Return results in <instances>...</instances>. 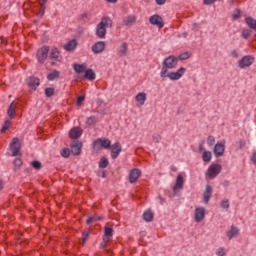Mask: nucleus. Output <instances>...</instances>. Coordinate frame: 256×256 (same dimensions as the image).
I'll return each mask as SVG.
<instances>
[{
	"mask_svg": "<svg viewBox=\"0 0 256 256\" xmlns=\"http://www.w3.org/2000/svg\"><path fill=\"white\" fill-rule=\"evenodd\" d=\"M50 59L54 61H61V53L59 52V49L57 48H52L50 52Z\"/></svg>",
	"mask_w": 256,
	"mask_h": 256,
	"instance_id": "24",
	"label": "nucleus"
},
{
	"mask_svg": "<svg viewBox=\"0 0 256 256\" xmlns=\"http://www.w3.org/2000/svg\"><path fill=\"white\" fill-rule=\"evenodd\" d=\"M245 21H246V24L248 25V27L250 29H253L254 31H256V20H255V18L246 17Z\"/></svg>",
	"mask_w": 256,
	"mask_h": 256,
	"instance_id": "29",
	"label": "nucleus"
},
{
	"mask_svg": "<svg viewBox=\"0 0 256 256\" xmlns=\"http://www.w3.org/2000/svg\"><path fill=\"white\" fill-rule=\"evenodd\" d=\"M110 148H111V157L113 159H117L122 151L121 144L119 142H116L112 145L110 144Z\"/></svg>",
	"mask_w": 256,
	"mask_h": 256,
	"instance_id": "12",
	"label": "nucleus"
},
{
	"mask_svg": "<svg viewBox=\"0 0 256 256\" xmlns=\"http://www.w3.org/2000/svg\"><path fill=\"white\" fill-rule=\"evenodd\" d=\"M179 63V58L175 57L174 55H170L166 57L162 61V68L160 70V75L168 73L171 69H176Z\"/></svg>",
	"mask_w": 256,
	"mask_h": 256,
	"instance_id": "2",
	"label": "nucleus"
},
{
	"mask_svg": "<svg viewBox=\"0 0 256 256\" xmlns=\"http://www.w3.org/2000/svg\"><path fill=\"white\" fill-rule=\"evenodd\" d=\"M152 138L155 143L161 142V135H159V134H154Z\"/></svg>",
	"mask_w": 256,
	"mask_h": 256,
	"instance_id": "51",
	"label": "nucleus"
},
{
	"mask_svg": "<svg viewBox=\"0 0 256 256\" xmlns=\"http://www.w3.org/2000/svg\"><path fill=\"white\" fill-rule=\"evenodd\" d=\"M142 235H145V232H142Z\"/></svg>",
	"mask_w": 256,
	"mask_h": 256,
	"instance_id": "64",
	"label": "nucleus"
},
{
	"mask_svg": "<svg viewBox=\"0 0 256 256\" xmlns=\"http://www.w3.org/2000/svg\"><path fill=\"white\" fill-rule=\"evenodd\" d=\"M229 185V182H224V186L227 187Z\"/></svg>",
	"mask_w": 256,
	"mask_h": 256,
	"instance_id": "62",
	"label": "nucleus"
},
{
	"mask_svg": "<svg viewBox=\"0 0 256 256\" xmlns=\"http://www.w3.org/2000/svg\"><path fill=\"white\" fill-rule=\"evenodd\" d=\"M82 101H85V96H79L77 98V105H78V107L81 105Z\"/></svg>",
	"mask_w": 256,
	"mask_h": 256,
	"instance_id": "54",
	"label": "nucleus"
},
{
	"mask_svg": "<svg viewBox=\"0 0 256 256\" xmlns=\"http://www.w3.org/2000/svg\"><path fill=\"white\" fill-rule=\"evenodd\" d=\"M221 207L222 209H229V200L227 199L222 200Z\"/></svg>",
	"mask_w": 256,
	"mask_h": 256,
	"instance_id": "49",
	"label": "nucleus"
},
{
	"mask_svg": "<svg viewBox=\"0 0 256 256\" xmlns=\"http://www.w3.org/2000/svg\"><path fill=\"white\" fill-rule=\"evenodd\" d=\"M101 217L94 215L87 219L86 223L87 225H91V223H95V221H100Z\"/></svg>",
	"mask_w": 256,
	"mask_h": 256,
	"instance_id": "37",
	"label": "nucleus"
},
{
	"mask_svg": "<svg viewBox=\"0 0 256 256\" xmlns=\"http://www.w3.org/2000/svg\"><path fill=\"white\" fill-rule=\"evenodd\" d=\"M207 145H209V147H213L215 145V137L210 135L207 138Z\"/></svg>",
	"mask_w": 256,
	"mask_h": 256,
	"instance_id": "41",
	"label": "nucleus"
},
{
	"mask_svg": "<svg viewBox=\"0 0 256 256\" xmlns=\"http://www.w3.org/2000/svg\"><path fill=\"white\" fill-rule=\"evenodd\" d=\"M239 235V228L231 226L230 230L226 232L228 239H233Z\"/></svg>",
	"mask_w": 256,
	"mask_h": 256,
	"instance_id": "27",
	"label": "nucleus"
},
{
	"mask_svg": "<svg viewBox=\"0 0 256 256\" xmlns=\"http://www.w3.org/2000/svg\"><path fill=\"white\" fill-rule=\"evenodd\" d=\"M212 196H213V187H211V185H206L203 193V199L206 205L209 203V201H211Z\"/></svg>",
	"mask_w": 256,
	"mask_h": 256,
	"instance_id": "15",
	"label": "nucleus"
},
{
	"mask_svg": "<svg viewBox=\"0 0 256 256\" xmlns=\"http://www.w3.org/2000/svg\"><path fill=\"white\" fill-rule=\"evenodd\" d=\"M73 69H74V71L77 75H81V73H85V71L87 70V64H85V63H82V64L74 63L73 64Z\"/></svg>",
	"mask_w": 256,
	"mask_h": 256,
	"instance_id": "21",
	"label": "nucleus"
},
{
	"mask_svg": "<svg viewBox=\"0 0 256 256\" xmlns=\"http://www.w3.org/2000/svg\"><path fill=\"white\" fill-rule=\"evenodd\" d=\"M232 19H233L234 21H237L238 19H241V10H240V9H235V10L233 11Z\"/></svg>",
	"mask_w": 256,
	"mask_h": 256,
	"instance_id": "35",
	"label": "nucleus"
},
{
	"mask_svg": "<svg viewBox=\"0 0 256 256\" xmlns=\"http://www.w3.org/2000/svg\"><path fill=\"white\" fill-rule=\"evenodd\" d=\"M213 155L211 154V151H204L202 154V159L205 163H209L211 161Z\"/></svg>",
	"mask_w": 256,
	"mask_h": 256,
	"instance_id": "32",
	"label": "nucleus"
},
{
	"mask_svg": "<svg viewBox=\"0 0 256 256\" xmlns=\"http://www.w3.org/2000/svg\"><path fill=\"white\" fill-rule=\"evenodd\" d=\"M97 75L95 74V71L93 69H86L84 72V78L88 81H95Z\"/></svg>",
	"mask_w": 256,
	"mask_h": 256,
	"instance_id": "25",
	"label": "nucleus"
},
{
	"mask_svg": "<svg viewBox=\"0 0 256 256\" xmlns=\"http://www.w3.org/2000/svg\"><path fill=\"white\" fill-rule=\"evenodd\" d=\"M105 237H113V228L106 227L104 230Z\"/></svg>",
	"mask_w": 256,
	"mask_h": 256,
	"instance_id": "40",
	"label": "nucleus"
},
{
	"mask_svg": "<svg viewBox=\"0 0 256 256\" xmlns=\"http://www.w3.org/2000/svg\"><path fill=\"white\" fill-rule=\"evenodd\" d=\"M89 239V232H84L83 233V242H82V245H84L87 240Z\"/></svg>",
	"mask_w": 256,
	"mask_h": 256,
	"instance_id": "52",
	"label": "nucleus"
},
{
	"mask_svg": "<svg viewBox=\"0 0 256 256\" xmlns=\"http://www.w3.org/2000/svg\"><path fill=\"white\" fill-rule=\"evenodd\" d=\"M255 63V56L253 55H245L238 61L239 69H247L251 67Z\"/></svg>",
	"mask_w": 256,
	"mask_h": 256,
	"instance_id": "5",
	"label": "nucleus"
},
{
	"mask_svg": "<svg viewBox=\"0 0 256 256\" xmlns=\"http://www.w3.org/2000/svg\"><path fill=\"white\" fill-rule=\"evenodd\" d=\"M3 189V180H0V191Z\"/></svg>",
	"mask_w": 256,
	"mask_h": 256,
	"instance_id": "59",
	"label": "nucleus"
},
{
	"mask_svg": "<svg viewBox=\"0 0 256 256\" xmlns=\"http://www.w3.org/2000/svg\"><path fill=\"white\" fill-rule=\"evenodd\" d=\"M45 95L46 97H53L55 95V88H46Z\"/></svg>",
	"mask_w": 256,
	"mask_h": 256,
	"instance_id": "39",
	"label": "nucleus"
},
{
	"mask_svg": "<svg viewBox=\"0 0 256 256\" xmlns=\"http://www.w3.org/2000/svg\"><path fill=\"white\" fill-rule=\"evenodd\" d=\"M149 23L151 25H154L155 27H158V29H163V27H165V23L163 22V18L158 14L152 15L149 18Z\"/></svg>",
	"mask_w": 256,
	"mask_h": 256,
	"instance_id": "10",
	"label": "nucleus"
},
{
	"mask_svg": "<svg viewBox=\"0 0 256 256\" xmlns=\"http://www.w3.org/2000/svg\"><path fill=\"white\" fill-rule=\"evenodd\" d=\"M39 1H40V3H42V4L47 3V0H39Z\"/></svg>",
	"mask_w": 256,
	"mask_h": 256,
	"instance_id": "61",
	"label": "nucleus"
},
{
	"mask_svg": "<svg viewBox=\"0 0 256 256\" xmlns=\"http://www.w3.org/2000/svg\"><path fill=\"white\" fill-rule=\"evenodd\" d=\"M109 165V160L105 157L101 158L99 161V168L100 169H105Z\"/></svg>",
	"mask_w": 256,
	"mask_h": 256,
	"instance_id": "34",
	"label": "nucleus"
},
{
	"mask_svg": "<svg viewBox=\"0 0 256 256\" xmlns=\"http://www.w3.org/2000/svg\"><path fill=\"white\" fill-rule=\"evenodd\" d=\"M15 109H17V106L15 102H12L7 110V115L10 119H15Z\"/></svg>",
	"mask_w": 256,
	"mask_h": 256,
	"instance_id": "28",
	"label": "nucleus"
},
{
	"mask_svg": "<svg viewBox=\"0 0 256 256\" xmlns=\"http://www.w3.org/2000/svg\"><path fill=\"white\" fill-rule=\"evenodd\" d=\"M99 121L97 116H90L86 119V125H95Z\"/></svg>",
	"mask_w": 256,
	"mask_h": 256,
	"instance_id": "33",
	"label": "nucleus"
},
{
	"mask_svg": "<svg viewBox=\"0 0 256 256\" xmlns=\"http://www.w3.org/2000/svg\"><path fill=\"white\" fill-rule=\"evenodd\" d=\"M13 163L15 167H21L23 165V161L21 160V158H16Z\"/></svg>",
	"mask_w": 256,
	"mask_h": 256,
	"instance_id": "50",
	"label": "nucleus"
},
{
	"mask_svg": "<svg viewBox=\"0 0 256 256\" xmlns=\"http://www.w3.org/2000/svg\"><path fill=\"white\" fill-rule=\"evenodd\" d=\"M82 147H83V143H81L80 141L73 142L71 144V153L73 155H80Z\"/></svg>",
	"mask_w": 256,
	"mask_h": 256,
	"instance_id": "18",
	"label": "nucleus"
},
{
	"mask_svg": "<svg viewBox=\"0 0 256 256\" xmlns=\"http://www.w3.org/2000/svg\"><path fill=\"white\" fill-rule=\"evenodd\" d=\"M187 72V68L180 67L177 71H168L164 74H160L161 79L165 81V79H169L170 81H179Z\"/></svg>",
	"mask_w": 256,
	"mask_h": 256,
	"instance_id": "3",
	"label": "nucleus"
},
{
	"mask_svg": "<svg viewBox=\"0 0 256 256\" xmlns=\"http://www.w3.org/2000/svg\"><path fill=\"white\" fill-rule=\"evenodd\" d=\"M251 161L254 163V165H256V152L253 153Z\"/></svg>",
	"mask_w": 256,
	"mask_h": 256,
	"instance_id": "56",
	"label": "nucleus"
},
{
	"mask_svg": "<svg viewBox=\"0 0 256 256\" xmlns=\"http://www.w3.org/2000/svg\"><path fill=\"white\" fill-rule=\"evenodd\" d=\"M136 21L137 16L131 14L123 19L122 25H124V27H131V25H135Z\"/></svg>",
	"mask_w": 256,
	"mask_h": 256,
	"instance_id": "17",
	"label": "nucleus"
},
{
	"mask_svg": "<svg viewBox=\"0 0 256 256\" xmlns=\"http://www.w3.org/2000/svg\"><path fill=\"white\" fill-rule=\"evenodd\" d=\"M9 127H11V120H5L2 129H1V133H5V131H7V129H9Z\"/></svg>",
	"mask_w": 256,
	"mask_h": 256,
	"instance_id": "38",
	"label": "nucleus"
},
{
	"mask_svg": "<svg viewBox=\"0 0 256 256\" xmlns=\"http://www.w3.org/2000/svg\"><path fill=\"white\" fill-rule=\"evenodd\" d=\"M10 150L12 151V157H17V155H19V151H21V142H19V138L15 137L12 139Z\"/></svg>",
	"mask_w": 256,
	"mask_h": 256,
	"instance_id": "9",
	"label": "nucleus"
},
{
	"mask_svg": "<svg viewBox=\"0 0 256 256\" xmlns=\"http://www.w3.org/2000/svg\"><path fill=\"white\" fill-rule=\"evenodd\" d=\"M113 27V20L109 16L102 17L101 21L96 26V36L98 39H105L107 29Z\"/></svg>",
	"mask_w": 256,
	"mask_h": 256,
	"instance_id": "1",
	"label": "nucleus"
},
{
	"mask_svg": "<svg viewBox=\"0 0 256 256\" xmlns=\"http://www.w3.org/2000/svg\"><path fill=\"white\" fill-rule=\"evenodd\" d=\"M61 155L62 157H64L65 159H67V157H69V155H71V150H69V148H64L61 151Z\"/></svg>",
	"mask_w": 256,
	"mask_h": 256,
	"instance_id": "42",
	"label": "nucleus"
},
{
	"mask_svg": "<svg viewBox=\"0 0 256 256\" xmlns=\"http://www.w3.org/2000/svg\"><path fill=\"white\" fill-rule=\"evenodd\" d=\"M143 219L147 223H151V221H153V212H151V210L145 211L143 213Z\"/></svg>",
	"mask_w": 256,
	"mask_h": 256,
	"instance_id": "31",
	"label": "nucleus"
},
{
	"mask_svg": "<svg viewBox=\"0 0 256 256\" xmlns=\"http://www.w3.org/2000/svg\"><path fill=\"white\" fill-rule=\"evenodd\" d=\"M221 169H223L221 164H211L207 169L206 177L208 179H215L221 173Z\"/></svg>",
	"mask_w": 256,
	"mask_h": 256,
	"instance_id": "6",
	"label": "nucleus"
},
{
	"mask_svg": "<svg viewBox=\"0 0 256 256\" xmlns=\"http://www.w3.org/2000/svg\"><path fill=\"white\" fill-rule=\"evenodd\" d=\"M189 57H190L189 52H184L179 55L178 59H180V61H185L186 59H189Z\"/></svg>",
	"mask_w": 256,
	"mask_h": 256,
	"instance_id": "46",
	"label": "nucleus"
},
{
	"mask_svg": "<svg viewBox=\"0 0 256 256\" xmlns=\"http://www.w3.org/2000/svg\"><path fill=\"white\" fill-rule=\"evenodd\" d=\"M140 177H141V170L139 168H134L129 173L130 183H137Z\"/></svg>",
	"mask_w": 256,
	"mask_h": 256,
	"instance_id": "14",
	"label": "nucleus"
},
{
	"mask_svg": "<svg viewBox=\"0 0 256 256\" xmlns=\"http://www.w3.org/2000/svg\"><path fill=\"white\" fill-rule=\"evenodd\" d=\"M65 51H75L77 49V40L72 39L64 45Z\"/></svg>",
	"mask_w": 256,
	"mask_h": 256,
	"instance_id": "26",
	"label": "nucleus"
},
{
	"mask_svg": "<svg viewBox=\"0 0 256 256\" xmlns=\"http://www.w3.org/2000/svg\"><path fill=\"white\" fill-rule=\"evenodd\" d=\"M239 50L234 49L230 52V57H232L233 59H239Z\"/></svg>",
	"mask_w": 256,
	"mask_h": 256,
	"instance_id": "45",
	"label": "nucleus"
},
{
	"mask_svg": "<svg viewBox=\"0 0 256 256\" xmlns=\"http://www.w3.org/2000/svg\"><path fill=\"white\" fill-rule=\"evenodd\" d=\"M199 150H200V151H205V148L203 147V145H200V146H199Z\"/></svg>",
	"mask_w": 256,
	"mask_h": 256,
	"instance_id": "60",
	"label": "nucleus"
},
{
	"mask_svg": "<svg viewBox=\"0 0 256 256\" xmlns=\"http://www.w3.org/2000/svg\"><path fill=\"white\" fill-rule=\"evenodd\" d=\"M32 167H33L34 169L39 170V169H41V167H43V165L41 164V162L35 160V161L32 162Z\"/></svg>",
	"mask_w": 256,
	"mask_h": 256,
	"instance_id": "47",
	"label": "nucleus"
},
{
	"mask_svg": "<svg viewBox=\"0 0 256 256\" xmlns=\"http://www.w3.org/2000/svg\"><path fill=\"white\" fill-rule=\"evenodd\" d=\"M215 157H223L225 155V140L218 141L214 146Z\"/></svg>",
	"mask_w": 256,
	"mask_h": 256,
	"instance_id": "8",
	"label": "nucleus"
},
{
	"mask_svg": "<svg viewBox=\"0 0 256 256\" xmlns=\"http://www.w3.org/2000/svg\"><path fill=\"white\" fill-rule=\"evenodd\" d=\"M227 254V252L225 251V248L220 247L216 250V255L217 256H225Z\"/></svg>",
	"mask_w": 256,
	"mask_h": 256,
	"instance_id": "44",
	"label": "nucleus"
},
{
	"mask_svg": "<svg viewBox=\"0 0 256 256\" xmlns=\"http://www.w3.org/2000/svg\"><path fill=\"white\" fill-rule=\"evenodd\" d=\"M105 47H107V45L105 44L104 41H98V42L93 44L92 52L95 55H99V54L103 53V51H105Z\"/></svg>",
	"mask_w": 256,
	"mask_h": 256,
	"instance_id": "11",
	"label": "nucleus"
},
{
	"mask_svg": "<svg viewBox=\"0 0 256 256\" xmlns=\"http://www.w3.org/2000/svg\"><path fill=\"white\" fill-rule=\"evenodd\" d=\"M228 5H233L235 3V0H227Z\"/></svg>",
	"mask_w": 256,
	"mask_h": 256,
	"instance_id": "57",
	"label": "nucleus"
},
{
	"mask_svg": "<svg viewBox=\"0 0 256 256\" xmlns=\"http://www.w3.org/2000/svg\"><path fill=\"white\" fill-rule=\"evenodd\" d=\"M49 55V46H43L42 48H40L37 52V61L38 63H45V61H47V57Z\"/></svg>",
	"mask_w": 256,
	"mask_h": 256,
	"instance_id": "7",
	"label": "nucleus"
},
{
	"mask_svg": "<svg viewBox=\"0 0 256 256\" xmlns=\"http://www.w3.org/2000/svg\"><path fill=\"white\" fill-rule=\"evenodd\" d=\"M107 3H117V0H106Z\"/></svg>",
	"mask_w": 256,
	"mask_h": 256,
	"instance_id": "58",
	"label": "nucleus"
},
{
	"mask_svg": "<svg viewBox=\"0 0 256 256\" xmlns=\"http://www.w3.org/2000/svg\"><path fill=\"white\" fill-rule=\"evenodd\" d=\"M59 75H61V73L58 70H54L47 75V79L48 81H55V79H59Z\"/></svg>",
	"mask_w": 256,
	"mask_h": 256,
	"instance_id": "30",
	"label": "nucleus"
},
{
	"mask_svg": "<svg viewBox=\"0 0 256 256\" xmlns=\"http://www.w3.org/2000/svg\"><path fill=\"white\" fill-rule=\"evenodd\" d=\"M167 3V0H156L157 5H165Z\"/></svg>",
	"mask_w": 256,
	"mask_h": 256,
	"instance_id": "55",
	"label": "nucleus"
},
{
	"mask_svg": "<svg viewBox=\"0 0 256 256\" xmlns=\"http://www.w3.org/2000/svg\"><path fill=\"white\" fill-rule=\"evenodd\" d=\"M81 135H83V129L80 127H74L69 132L70 139H79Z\"/></svg>",
	"mask_w": 256,
	"mask_h": 256,
	"instance_id": "19",
	"label": "nucleus"
},
{
	"mask_svg": "<svg viewBox=\"0 0 256 256\" xmlns=\"http://www.w3.org/2000/svg\"><path fill=\"white\" fill-rule=\"evenodd\" d=\"M27 83H28L29 87H31L32 89H34V91H35V89H37V87H39V85H40L39 78L33 77V76L30 77V78H28Z\"/></svg>",
	"mask_w": 256,
	"mask_h": 256,
	"instance_id": "23",
	"label": "nucleus"
},
{
	"mask_svg": "<svg viewBox=\"0 0 256 256\" xmlns=\"http://www.w3.org/2000/svg\"><path fill=\"white\" fill-rule=\"evenodd\" d=\"M219 0H203L204 5H213V3H217Z\"/></svg>",
	"mask_w": 256,
	"mask_h": 256,
	"instance_id": "53",
	"label": "nucleus"
},
{
	"mask_svg": "<svg viewBox=\"0 0 256 256\" xmlns=\"http://www.w3.org/2000/svg\"><path fill=\"white\" fill-rule=\"evenodd\" d=\"M195 28H197V24L196 23L193 24V29H195Z\"/></svg>",
	"mask_w": 256,
	"mask_h": 256,
	"instance_id": "63",
	"label": "nucleus"
},
{
	"mask_svg": "<svg viewBox=\"0 0 256 256\" xmlns=\"http://www.w3.org/2000/svg\"><path fill=\"white\" fill-rule=\"evenodd\" d=\"M94 151H101V149H111V140L107 138H98L93 142Z\"/></svg>",
	"mask_w": 256,
	"mask_h": 256,
	"instance_id": "4",
	"label": "nucleus"
},
{
	"mask_svg": "<svg viewBox=\"0 0 256 256\" xmlns=\"http://www.w3.org/2000/svg\"><path fill=\"white\" fill-rule=\"evenodd\" d=\"M251 36V30L249 29H244L242 31V37L243 39H249V37Z\"/></svg>",
	"mask_w": 256,
	"mask_h": 256,
	"instance_id": "43",
	"label": "nucleus"
},
{
	"mask_svg": "<svg viewBox=\"0 0 256 256\" xmlns=\"http://www.w3.org/2000/svg\"><path fill=\"white\" fill-rule=\"evenodd\" d=\"M135 101L140 107H143V105H145V101H147V94L145 92L138 93L135 97Z\"/></svg>",
	"mask_w": 256,
	"mask_h": 256,
	"instance_id": "22",
	"label": "nucleus"
},
{
	"mask_svg": "<svg viewBox=\"0 0 256 256\" xmlns=\"http://www.w3.org/2000/svg\"><path fill=\"white\" fill-rule=\"evenodd\" d=\"M185 183V178H183V175L178 174L177 178H176V183L173 186V191L176 193V191H179L183 188V185Z\"/></svg>",
	"mask_w": 256,
	"mask_h": 256,
	"instance_id": "16",
	"label": "nucleus"
},
{
	"mask_svg": "<svg viewBox=\"0 0 256 256\" xmlns=\"http://www.w3.org/2000/svg\"><path fill=\"white\" fill-rule=\"evenodd\" d=\"M194 219L196 223H201L203 219H205V208L197 207L194 211Z\"/></svg>",
	"mask_w": 256,
	"mask_h": 256,
	"instance_id": "13",
	"label": "nucleus"
},
{
	"mask_svg": "<svg viewBox=\"0 0 256 256\" xmlns=\"http://www.w3.org/2000/svg\"><path fill=\"white\" fill-rule=\"evenodd\" d=\"M128 51H129V44H127V42H123L118 48L119 57H127Z\"/></svg>",
	"mask_w": 256,
	"mask_h": 256,
	"instance_id": "20",
	"label": "nucleus"
},
{
	"mask_svg": "<svg viewBox=\"0 0 256 256\" xmlns=\"http://www.w3.org/2000/svg\"><path fill=\"white\" fill-rule=\"evenodd\" d=\"M45 9H46L45 4L40 3V11L38 13L39 17H43V15H45Z\"/></svg>",
	"mask_w": 256,
	"mask_h": 256,
	"instance_id": "48",
	"label": "nucleus"
},
{
	"mask_svg": "<svg viewBox=\"0 0 256 256\" xmlns=\"http://www.w3.org/2000/svg\"><path fill=\"white\" fill-rule=\"evenodd\" d=\"M101 217L94 215L87 219L86 223L87 225H91V223H95V221H100Z\"/></svg>",
	"mask_w": 256,
	"mask_h": 256,
	"instance_id": "36",
	"label": "nucleus"
}]
</instances>
